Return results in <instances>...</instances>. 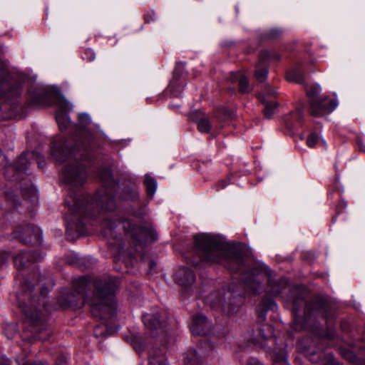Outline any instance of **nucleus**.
<instances>
[{"label":"nucleus","mask_w":365,"mask_h":365,"mask_svg":"<svg viewBox=\"0 0 365 365\" xmlns=\"http://www.w3.org/2000/svg\"><path fill=\"white\" fill-rule=\"evenodd\" d=\"M95 148L94 136L88 130H83L70 150L62 149L55 143L51 148V155L60 163L69 161L62 172L64 182L71 187L65 204L71 211V217L66 219L67 234L72 230L79 235L86 232V226L90 220L96 217L101 210L112 212L116 208L115 182L109 170L106 171V185L98 190L92 197L87 194L75 193L72 189L82 186L86 178L85 166L78 160L90 159Z\"/></svg>","instance_id":"1"},{"label":"nucleus","mask_w":365,"mask_h":365,"mask_svg":"<svg viewBox=\"0 0 365 365\" xmlns=\"http://www.w3.org/2000/svg\"><path fill=\"white\" fill-rule=\"evenodd\" d=\"M194 240L195 252L200 262L220 264L231 272L240 274L246 291L259 294L265 278L267 279V292L273 297L278 296L288 286L287 278L274 279L259 266L247 267L243 249L239 245H230L217 237L206 235L195 236Z\"/></svg>","instance_id":"2"},{"label":"nucleus","mask_w":365,"mask_h":365,"mask_svg":"<svg viewBox=\"0 0 365 365\" xmlns=\"http://www.w3.org/2000/svg\"><path fill=\"white\" fill-rule=\"evenodd\" d=\"M118 287V279L113 277L90 279L83 276L75 283L78 299L69 301L68 306L81 308L86 303L92 315L101 319H107L115 314V293Z\"/></svg>","instance_id":"3"},{"label":"nucleus","mask_w":365,"mask_h":365,"mask_svg":"<svg viewBox=\"0 0 365 365\" xmlns=\"http://www.w3.org/2000/svg\"><path fill=\"white\" fill-rule=\"evenodd\" d=\"M287 302L291 306L294 314L292 328L296 331L305 330L312 317L322 316L327 321L333 318L330 303L319 295L311 296L303 287H294L287 297Z\"/></svg>","instance_id":"4"},{"label":"nucleus","mask_w":365,"mask_h":365,"mask_svg":"<svg viewBox=\"0 0 365 365\" xmlns=\"http://www.w3.org/2000/svg\"><path fill=\"white\" fill-rule=\"evenodd\" d=\"M34 286L30 282H26L21 287V291L18 294L19 306L26 319L33 326H42V328L35 329L34 338L45 341L48 339V332L43 324L42 313L37 308L39 304V297L33 295Z\"/></svg>","instance_id":"5"},{"label":"nucleus","mask_w":365,"mask_h":365,"mask_svg":"<svg viewBox=\"0 0 365 365\" xmlns=\"http://www.w3.org/2000/svg\"><path fill=\"white\" fill-rule=\"evenodd\" d=\"M9 78L6 63L0 59V120H8L19 113L18 98L21 94L20 84L9 87Z\"/></svg>","instance_id":"6"},{"label":"nucleus","mask_w":365,"mask_h":365,"mask_svg":"<svg viewBox=\"0 0 365 365\" xmlns=\"http://www.w3.org/2000/svg\"><path fill=\"white\" fill-rule=\"evenodd\" d=\"M118 224H122L125 233L130 235L131 238L139 243L148 240L154 241L157 239L156 232L152 227L138 226L132 220L128 219L120 222L116 219L106 217L102 223L104 234L113 237L112 231Z\"/></svg>","instance_id":"7"},{"label":"nucleus","mask_w":365,"mask_h":365,"mask_svg":"<svg viewBox=\"0 0 365 365\" xmlns=\"http://www.w3.org/2000/svg\"><path fill=\"white\" fill-rule=\"evenodd\" d=\"M243 294L242 291H238V287H236L235 289V286L232 283L229 285L228 292L224 298L220 297L215 300L212 299V297L210 295L207 298V301L213 308L221 307L228 314H232L242 302Z\"/></svg>","instance_id":"8"},{"label":"nucleus","mask_w":365,"mask_h":365,"mask_svg":"<svg viewBox=\"0 0 365 365\" xmlns=\"http://www.w3.org/2000/svg\"><path fill=\"white\" fill-rule=\"evenodd\" d=\"M13 237L22 242L24 245H36L40 243L41 232L37 226L26 225L17 227L12 233Z\"/></svg>","instance_id":"9"},{"label":"nucleus","mask_w":365,"mask_h":365,"mask_svg":"<svg viewBox=\"0 0 365 365\" xmlns=\"http://www.w3.org/2000/svg\"><path fill=\"white\" fill-rule=\"evenodd\" d=\"M337 106L336 101L329 98H319L312 100L309 104L310 114L315 117H321L331 112Z\"/></svg>","instance_id":"10"},{"label":"nucleus","mask_w":365,"mask_h":365,"mask_svg":"<svg viewBox=\"0 0 365 365\" xmlns=\"http://www.w3.org/2000/svg\"><path fill=\"white\" fill-rule=\"evenodd\" d=\"M143 322L146 329L150 331H158L166 326L167 313L160 311L157 314H145L142 317Z\"/></svg>","instance_id":"11"},{"label":"nucleus","mask_w":365,"mask_h":365,"mask_svg":"<svg viewBox=\"0 0 365 365\" xmlns=\"http://www.w3.org/2000/svg\"><path fill=\"white\" fill-rule=\"evenodd\" d=\"M259 335L251 339L252 343L259 347H265L266 341L277 342V339L272 336L273 327L270 324H264L259 328Z\"/></svg>","instance_id":"12"},{"label":"nucleus","mask_w":365,"mask_h":365,"mask_svg":"<svg viewBox=\"0 0 365 365\" xmlns=\"http://www.w3.org/2000/svg\"><path fill=\"white\" fill-rule=\"evenodd\" d=\"M42 257L35 252H22L14 257V263L18 269H23L30 264L39 261Z\"/></svg>","instance_id":"13"},{"label":"nucleus","mask_w":365,"mask_h":365,"mask_svg":"<svg viewBox=\"0 0 365 365\" xmlns=\"http://www.w3.org/2000/svg\"><path fill=\"white\" fill-rule=\"evenodd\" d=\"M174 279L178 284L187 289L195 281V274L190 269L182 267L175 272Z\"/></svg>","instance_id":"14"},{"label":"nucleus","mask_w":365,"mask_h":365,"mask_svg":"<svg viewBox=\"0 0 365 365\" xmlns=\"http://www.w3.org/2000/svg\"><path fill=\"white\" fill-rule=\"evenodd\" d=\"M182 65L178 63L173 71V76L168 87V91L174 96L178 97L184 89V85L180 82L182 75Z\"/></svg>","instance_id":"15"},{"label":"nucleus","mask_w":365,"mask_h":365,"mask_svg":"<svg viewBox=\"0 0 365 365\" xmlns=\"http://www.w3.org/2000/svg\"><path fill=\"white\" fill-rule=\"evenodd\" d=\"M50 93L41 88L29 91V104L32 106H42L49 103Z\"/></svg>","instance_id":"16"},{"label":"nucleus","mask_w":365,"mask_h":365,"mask_svg":"<svg viewBox=\"0 0 365 365\" xmlns=\"http://www.w3.org/2000/svg\"><path fill=\"white\" fill-rule=\"evenodd\" d=\"M209 324L207 318L202 314H196L192 317L190 330L195 335H205L207 332Z\"/></svg>","instance_id":"17"},{"label":"nucleus","mask_w":365,"mask_h":365,"mask_svg":"<svg viewBox=\"0 0 365 365\" xmlns=\"http://www.w3.org/2000/svg\"><path fill=\"white\" fill-rule=\"evenodd\" d=\"M304 119L303 109L297 108L294 111L290 113L285 120L286 127L291 131L297 130L298 128L301 127Z\"/></svg>","instance_id":"18"},{"label":"nucleus","mask_w":365,"mask_h":365,"mask_svg":"<svg viewBox=\"0 0 365 365\" xmlns=\"http://www.w3.org/2000/svg\"><path fill=\"white\" fill-rule=\"evenodd\" d=\"M165 347H152L148 351L149 365H168Z\"/></svg>","instance_id":"19"},{"label":"nucleus","mask_w":365,"mask_h":365,"mask_svg":"<svg viewBox=\"0 0 365 365\" xmlns=\"http://www.w3.org/2000/svg\"><path fill=\"white\" fill-rule=\"evenodd\" d=\"M230 81L232 83H238V89L240 93H248L252 90L247 78L241 72L231 73Z\"/></svg>","instance_id":"20"},{"label":"nucleus","mask_w":365,"mask_h":365,"mask_svg":"<svg viewBox=\"0 0 365 365\" xmlns=\"http://www.w3.org/2000/svg\"><path fill=\"white\" fill-rule=\"evenodd\" d=\"M286 345L284 343L279 344L273 349V365H289L287 360Z\"/></svg>","instance_id":"21"},{"label":"nucleus","mask_w":365,"mask_h":365,"mask_svg":"<svg viewBox=\"0 0 365 365\" xmlns=\"http://www.w3.org/2000/svg\"><path fill=\"white\" fill-rule=\"evenodd\" d=\"M259 101L264 104L263 113L266 118L269 119L275 113L277 108L278 103L276 101H267L266 96L263 93H259L258 96Z\"/></svg>","instance_id":"22"},{"label":"nucleus","mask_w":365,"mask_h":365,"mask_svg":"<svg viewBox=\"0 0 365 365\" xmlns=\"http://www.w3.org/2000/svg\"><path fill=\"white\" fill-rule=\"evenodd\" d=\"M275 307L276 303L274 299L269 297H264L259 307V318L264 321L266 319V312L268 310H273Z\"/></svg>","instance_id":"23"},{"label":"nucleus","mask_w":365,"mask_h":365,"mask_svg":"<svg viewBox=\"0 0 365 365\" xmlns=\"http://www.w3.org/2000/svg\"><path fill=\"white\" fill-rule=\"evenodd\" d=\"M297 349L300 353L306 356L315 354V349L312 346V340L309 337L299 340Z\"/></svg>","instance_id":"24"},{"label":"nucleus","mask_w":365,"mask_h":365,"mask_svg":"<svg viewBox=\"0 0 365 365\" xmlns=\"http://www.w3.org/2000/svg\"><path fill=\"white\" fill-rule=\"evenodd\" d=\"M280 60V56L274 51H264L259 55V64L266 65L269 63L277 62Z\"/></svg>","instance_id":"25"},{"label":"nucleus","mask_w":365,"mask_h":365,"mask_svg":"<svg viewBox=\"0 0 365 365\" xmlns=\"http://www.w3.org/2000/svg\"><path fill=\"white\" fill-rule=\"evenodd\" d=\"M286 78L289 82L302 84L304 81L303 73L298 68H292L286 73Z\"/></svg>","instance_id":"26"},{"label":"nucleus","mask_w":365,"mask_h":365,"mask_svg":"<svg viewBox=\"0 0 365 365\" xmlns=\"http://www.w3.org/2000/svg\"><path fill=\"white\" fill-rule=\"evenodd\" d=\"M144 185L148 197L149 199H152L156 190V180L151 176L145 175Z\"/></svg>","instance_id":"27"},{"label":"nucleus","mask_w":365,"mask_h":365,"mask_svg":"<svg viewBox=\"0 0 365 365\" xmlns=\"http://www.w3.org/2000/svg\"><path fill=\"white\" fill-rule=\"evenodd\" d=\"M307 145L309 148H314L317 145H321L323 147H326V143L320 138L319 134L314 131L312 132L307 137Z\"/></svg>","instance_id":"28"},{"label":"nucleus","mask_w":365,"mask_h":365,"mask_svg":"<svg viewBox=\"0 0 365 365\" xmlns=\"http://www.w3.org/2000/svg\"><path fill=\"white\" fill-rule=\"evenodd\" d=\"M26 153H22L14 163V168L17 172L26 171L28 168Z\"/></svg>","instance_id":"29"},{"label":"nucleus","mask_w":365,"mask_h":365,"mask_svg":"<svg viewBox=\"0 0 365 365\" xmlns=\"http://www.w3.org/2000/svg\"><path fill=\"white\" fill-rule=\"evenodd\" d=\"M268 74V69L266 65L259 64L258 65L255 71V78L259 82H263L266 80Z\"/></svg>","instance_id":"30"},{"label":"nucleus","mask_w":365,"mask_h":365,"mask_svg":"<svg viewBox=\"0 0 365 365\" xmlns=\"http://www.w3.org/2000/svg\"><path fill=\"white\" fill-rule=\"evenodd\" d=\"M305 91L307 97L309 98V103L310 104V102L312 100H317L319 98L317 97V95L319 94L320 91V87L318 85H312V86H307L305 87Z\"/></svg>","instance_id":"31"},{"label":"nucleus","mask_w":365,"mask_h":365,"mask_svg":"<svg viewBox=\"0 0 365 365\" xmlns=\"http://www.w3.org/2000/svg\"><path fill=\"white\" fill-rule=\"evenodd\" d=\"M197 129L201 133H209L211 129V123L207 118H202L197 122Z\"/></svg>","instance_id":"32"},{"label":"nucleus","mask_w":365,"mask_h":365,"mask_svg":"<svg viewBox=\"0 0 365 365\" xmlns=\"http://www.w3.org/2000/svg\"><path fill=\"white\" fill-rule=\"evenodd\" d=\"M56 122L61 130L66 129L70 123L69 119L66 114H58L56 115Z\"/></svg>","instance_id":"33"},{"label":"nucleus","mask_w":365,"mask_h":365,"mask_svg":"<svg viewBox=\"0 0 365 365\" xmlns=\"http://www.w3.org/2000/svg\"><path fill=\"white\" fill-rule=\"evenodd\" d=\"M67 363V357L64 354H59L56 359V365H66ZM19 365H44L43 364L38 362V363H32L30 361H26L22 364Z\"/></svg>","instance_id":"34"},{"label":"nucleus","mask_w":365,"mask_h":365,"mask_svg":"<svg viewBox=\"0 0 365 365\" xmlns=\"http://www.w3.org/2000/svg\"><path fill=\"white\" fill-rule=\"evenodd\" d=\"M230 178H225L222 180H219L215 185L214 189L216 191H219L222 189H224L226 186L230 185Z\"/></svg>","instance_id":"35"},{"label":"nucleus","mask_w":365,"mask_h":365,"mask_svg":"<svg viewBox=\"0 0 365 365\" xmlns=\"http://www.w3.org/2000/svg\"><path fill=\"white\" fill-rule=\"evenodd\" d=\"M191 351H192V352H194V353H195V358H194L195 359H192V360L190 361V365H195V361H196L199 365H202V364H201V361H200V359H199V357H198V356H197V354L196 351H195V350H194V349H189V350L186 352V354H185V358H184V365H185V361H186V360H187V359L188 358V355H189L190 352H191Z\"/></svg>","instance_id":"36"},{"label":"nucleus","mask_w":365,"mask_h":365,"mask_svg":"<svg viewBox=\"0 0 365 365\" xmlns=\"http://www.w3.org/2000/svg\"><path fill=\"white\" fill-rule=\"evenodd\" d=\"M31 154L32 157L35 158V159L38 165V167L41 168H43L46 164L44 158L41 155L38 153L37 152H32Z\"/></svg>","instance_id":"37"},{"label":"nucleus","mask_w":365,"mask_h":365,"mask_svg":"<svg viewBox=\"0 0 365 365\" xmlns=\"http://www.w3.org/2000/svg\"><path fill=\"white\" fill-rule=\"evenodd\" d=\"M78 120L83 126H86L91 123V118L89 115L86 113L79 114Z\"/></svg>","instance_id":"38"},{"label":"nucleus","mask_w":365,"mask_h":365,"mask_svg":"<svg viewBox=\"0 0 365 365\" xmlns=\"http://www.w3.org/2000/svg\"><path fill=\"white\" fill-rule=\"evenodd\" d=\"M155 19V14L153 11H148L144 15V20L145 23H150Z\"/></svg>","instance_id":"39"},{"label":"nucleus","mask_w":365,"mask_h":365,"mask_svg":"<svg viewBox=\"0 0 365 365\" xmlns=\"http://www.w3.org/2000/svg\"><path fill=\"white\" fill-rule=\"evenodd\" d=\"M139 194L138 192L136 190H131L128 192L127 198L135 202L138 200Z\"/></svg>","instance_id":"40"},{"label":"nucleus","mask_w":365,"mask_h":365,"mask_svg":"<svg viewBox=\"0 0 365 365\" xmlns=\"http://www.w3.org/2000/svg\"><path fill=\"white\" fill-rule=\"evenodd\" d=\"M245 365H264V364L257 358L249 357L246 361Z\"/></svg>","instance_id":"41"},{"label":"nucleus","mask_w":365,"mask_h":365,"mask_svg":"<svg viewBox=\"0 0 365 365\" xmlns=\"http://www.w3.org/2000/svg\"><path fill=\"white\" fill-rule=\"evenodd\" d=\"M84 58L88 61H91L95 58V54L91 49H86L84 52Z\"/></svg>","instance_id":"42"},{"label":"nucleus","mask_w":365,"mask_h":365,"mask_svg":"<svg viewBox=\"0 0 365 365\" xmlns=\"http://www.w3.org/2000/svg\"><path fill=\"white\" fill-rule=\"evenodd\" d=\"M9 258V252L0 251V267L7 261Z\"/></svg>","instance_id":"43"},{"label":"nucleus","mask_w":365,"mask_h":365,"mask_svg":"<svg viewBox=\"0 0 365 365\" xmlns=\"http://www.w3.org/2000/svg\"><path fill=\"white\" fill-rule=\"evenodd\" d=\"M48 290L47 289V288L44 287H42L41 288V290H40V296L42 298V305L44 306L45 305V301H44V299L46 298V295L48 294Z\"/></svg>","instance_id":"44"},{"label":"nucleus","mask_w":365,"mask_h":365,"mask_svg":"<svg viewBox=\"0 0 365 365\" xmlns=\"http://www.w3.org/2000/svg\"><path fill=\"white\" fill-rule=\"evenodd\" d=\"M346 207V204L344 200L340 201L336 205V210L337 213H340Z\"/></svg>","instance_id":"45"},{"label":"nucleus","mask_w":365,"mask_h":365,"mask_svg":"<svg viewBox=\"0 0 365 365\" xmlns=\"http://www.w3.org/2000/svg\"><path fill=\"white\" fill-rule=\"evenodd\" d=\"M0 365H11V361L9 359L1 356H0Z\"/></svg>","instance_id":"46"},{"label":"nucleus","mask_w":365,"mask_h":365,"mask_svg":"<svg viewBox=\"0 0 365 365\" xmlns=\"http://www.w3.org/2000/svg\"><path fill=\"white\" fill-rule=\"evenodd\" d=\"M195 353L191 351L190 352L189 355H188V358L187 359V360L185 361V365H190V361L192 359H195ZM195 365H199L196 361L195 362Z\"/></svg>","instance_id":"47"},{"label":"nucleus","mask_w":365,"mask_h":365,"mask_svg":"<svg viewBox=\"0 0 365 365\" xmlns=\"http://www.w3.org/2000/svg\"><path fill=\"white\" fill-rule=\"evenodd\" d=\"M356 143H357V145H358L360 150H361L363 152H365V146H364V145L363 143L362 139L360 138H357Z\"/></svg>","instance_id":"48"},{"label":"nucleus","mask_w":365,"mask_h":365,"mask_svg":"<svg viewBox=\"0 0 365 365\" xmlns=\"http://www.w3.org/2000/svg\"><path fill=\"white\" fill-rule=\"evenodd\" d=\"M279 32L277 30H273L270 31L269 36L270 37L274 38L279 35Z\"/></svg>","instance_id":"49"},{"label":"nucleus","mask_w":365,"mask_h":365,"mask_svg":"<svg viewBox=\"0 0 365 365\" xmlns=\"http://www.w3.org/2000/svg\"><path fill=\"white\" fill-rule=\"evenodd\" d=\"M61 107L62 109L66 110L68 107V104L66 101H63V102H61Z\"/></svg>","instance_id":"50"},{"label":"nucleus","mask_w":365,"mask_h":365,"mask_svg":"<svg viewBox=\"0 0 365 365\" xmlns=\"http://www.w3.org/2000/svg\"><path fill=\"white\" fill-rule=\"evenodd\" d=\"M134 348L138 352H140L143 351V347L141 345L138 346L137 344H135Z\"/></svg>","instance_id":"51"},{"label":"nucleus","mask_w":365,"mask_h":365,"mask_svg":"<svg viewBox=\"0 0 365 365\" xmlns=\"http://www.w3.org/2000/svg\"><path fill=\"white\" fill-rule=\"evenodd\" d=\"M99 328H100L99 326L96 327L94 329V331L96 332Z\"/></svg>","instance_id":"52"},{"label":"nucleus","mask_w":365,"mask_h":365,"mask_svg":"<svg viewBox=\"0 0 365 365\" xmlns=\"http://www.w3.org/2000/svg\"><path fill=\"white\" fill-rule=\"evenodd\" d=\"M268 95L274 96V92L272 91L270 93H268Z\"/></svg>","instance_id":"53"},{"label":"nucleus","mask_w":365,"mask_h":365,"mask_svg":"<svg viewBox=\"0 0 365 365\" xmlns=\"http://www.w3.org/2000/svg\"><path fill=\"white\" fill-rule=\"evenodd\" d=\"M192 263L195 266H197L198 264V262L193 261Z\"/></svg>","instance_id":"54"}]
</instances>
